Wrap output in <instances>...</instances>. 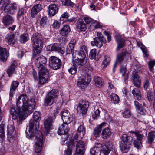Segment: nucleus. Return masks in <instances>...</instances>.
I'll list each match as a JSON object with an SVG mask.
<instances>
[{"label": "nucleus", "instance_id": "nucleus-10", "mask_svg": "<svg viewBox=\"0 0 155 155\" xmlns=\"http://www.w3.org/2000/svg\"><path fill=\"white\" fill-rule=\"evenodd\" d=\"M91 80V75L88 74L83 77H80L78 79V86L81 89H84L85 87L90 83Z\"/></svg>", "mask_w": 155, "mask_h": 155}, {"label": "nucleus", "instance_id": "nucleus-38", "mask_svg": "<svg viewBox=\"0 0 155 155\" xmlns=\"http://www.w3.org/2000/svg\"><path fill=\"white\" fill-rule=\"evenodd\" d=\"M48 76H39L38 83L40 85L45 84L47 82L48 79Z\"/></svg>", "mask_w": 155, "mask_h": 155}, {"label": "nucleus", "instance_id": "nucleus-17", "mask_svg": "<svg viewBox=\"0 0 155 155\" xmlns=\"http://www.w3.org/2000/svg\"><path fill=\"white\" fill-rule=\"evenodd\" d=\"M102 145L101 150L102 151L104 155H108L112 149V143L110 142H106Z\"/></svg>", "mask_w": 155, "mask_h": 155}, {"label": "nucleus", "instance_id": "nucleus-58", "mask_svg": "<svg viewBox=\"0 0 155 155\" xmlns=\"http://www.w3.org/2000/svg\"><path fill=\"white\" fill-rule=\"evenodd\" d=\"M8 136L9 138H10L11 139H14L16 138V134H15V132L13 130L11 133L9 131L8 134Z\"/></svg>", "mask_w": 155, "mask_h": 155}, {"label": "nucleus", "instance_id": "nucleus-46", "mask_svg": "<svg viewBox=\"0 0 155 155\" xmlns=\"http://www.w3.org/2000/svg\"><path fill=\"white\" fill-rule=\"evenodd\" d=\"M74 46L71 44H69L67 46L66 53L68 54L72 53L74 48Z\"/></svg>", "mask_w": 155, "mask_h": 155}, {"label": "nucleus", "instance_id": "nucleus-22", "mask_svg": "<svg viewBox=\"0 0 155 155\" xmlns=\"http://www.w3.org/2000/svg\"><path fill=\"white\" fill-rule=\"evenodd\" d=\"M102 146V144L101 143L96 144L94 147L91 149V154L92 155H97L101 150Z\"/></svg>", "mask_w": 155, "mask_h": 155}, {"label": "nucleus", "instance_id": "nucleus-42", "mask_svg": "<svg viewBox=\"0 0 155 155\" xmlns=\"http://www.w3.org/2000/svg\"><path fill=\"white\" fill-rule=\"evenodd\" d=\"M155 138V131H153L149 133L148 140V142L150 144H152Z\"/></svg>", "mask_w": 155, "mask_h": 155}, {"label": "nucleus", "instance_id": "nucleus-55", "mask_svg": "<svg viewBox=\"0 0 155 155\" xmlns=\"http://www.w3.org/2000/svg\"><path fill=\"white\" fill-rule=\"evenodd\" d=\"M148 65L150 70L153 72V67L155 65V61H150L148 63Z\"/></svg>", "mask_w": 155, "mask_h": 155}, {"label": "nucleus", "instance_id": "nucleus-18", "mask_svg": "<svg viewBox=\"0 0 155 155\" xmlns=\"http://www.w3.org/2000/svg\"><path fill=\"white\" fill-rule=\"evenodd\" d=\"M125 56V54L123 53L117 55V61L115 62L113 69V71L114 72H115V68L117 66V64L118 63H120L121 64H123L125 63V64H126V61L124 60V59Z\"/></svg>", "mask_w": 155, "mask_h": 155}, {"label": "nucleus", "instance_id": "nucleus-3", "mask_svg": "<svg viewBox=\"0 0 155 155\" xmlns=\"http://www.w3.org/2000/svg\"><path fill=\"white\" fill-rule=\"evenodd\" d=\"M87 47L84 45L81 47L80 51L78 52L76 51L72 53L73 63L75 66H83L86 63L85 59V53L87 52Z\"/></svg>", "mask_w": 155, "mask_h": 155}, {"label": "nucleus", "instance_id": "nucleus-9", "mask_svg": "<svg viewBox=\"0 0 155 155\" xmlns=\"http://www.w3.org/2000/svg\"><path fill=\"white\" fill-rule=\"evenodd\" d=\"M59 95L57 90L53 89L50 91L47 94L45 100L44 105L45 106L51 105L56 101Z\"/></svg>", "mask_w": 155, "mask_h": 155}, {"label": "nucleus", "instance_id": "nucleus-53", "mask_svg": "<svg viewBox=\"0 0 155 155\" xmlns=\"http://www.w3.org/2000/svg\"><path fill=\"white\" fill-rule=\"evenodd\" d=\"M138 113L142 115H145L146 113V110L143 108V106H141L137 110Z\"/></svg>", "mask_w": 155, "mask_h": 155}, {"label": "nucleus", "instance_id": "nucleus-1", "mask_svg": "<svg viewBox=\"0 0 155 155\" xmlns=\"http://www.w3.org/2000/svg\"><path fill=\"white\" fill-rule=\"evenodd\" d=\"M35 100L31 98L29 100L26 94H21L18 97L16 102L17 109L11 107L10 113L12 119H17L18 124H21L28 116L34 110L35 105Z\"/></svg>", "mask_w": 155, "mask_h": 155}, {"label": "nucleus", "instance_id": "nucleus-37", "mask_svg": "<svg viewBox=\"0 0 155 155\" xmlns=\"http://www.w3.org/2000/svg\"><path fill=\"white\" fill-rule=\"evenodd\" d=\"M132 93L134 96L137 98V99L140 100L141 98V92L138 88H135L132 91Z\"/></svg>", "mask_w": 155, "mask_h": 155}, {"label": "nucleus", "instance_id": "nucleus-62", "mask_svg": "<svg viewBox=\"0 0 155 155\" xmlns=\"http://www.w3.org/2000/svg\"><path fill=\"white\" fill-rule=\"evenodd\" d=\"M25 12V8L22 7H20L19 8L18 12V15L20 16L23 15Z\"/></svg>", "mask_w": 155, "mask_h": 155}, {"label": "nucleus", "instance_id": "nucleus-32", "mask_svg": "<svg viewBox=\"0 0 155 155\" xmlns=\"http://www.w3.org/2000/svg\"><path fill=\"white\" fill-rule=\"evenodd\" d=\"M39 76H48V70L46 66L41 67L40 68H38Z\"/></svg>", "mask_w": 155, "mask_h": 155}, {"label": "nucleus", "instance_id": "nucleus-39", "mask_svg": "<svg viewBox=\"0 0 155 155\" xmlns=\"http://www.w3.org/2000/svg\"><path fill=\"white\" fill-rule=\"evenodd\" d=\"M94 82L95 86L99 87H101L104 84L101 78L99 77H97L95 78Z\"/></svg>", "mask_w": 155, "mask_h": 155}, {"label": "nucleus", "instance_id": "nucleus-26", "mask_svg": "<svg viewBox=\"0 0 155 155\" xmlns=\"http://www.w3.org/2000/svg\"><path fill=\"white\" fill-rule=\"evenodd\" d=\"M132 78L134 85L137 87H139L141 84V80L139 75L137 74H134Z\"/></svg>", "mask_w": 155, "mask_h": 155}, {"label": "nucleus", "instance_id": "nucleus-13", "mask_svg": "<svg viewBox=\"0 0 155 155\" xmlns=\"http://www.w3.org/2000/svg\"><path fill=\"white\" fill-rule=\"evenodd\" d=\"M60 115L64 123L69 124L73 120V115L70 114L68 110L62 111L60 113Z\"/></svg>", "mask_w": 155, "mask_h": 155}, {"label": "nucleus", "instance_id": "nucleus-52", "mask_svg": "<svg viewBox=\"0 0 155 155\" xmlns=\"http://www.w3.org/2000/svg\"><path fill=\"white\" fill-rule=\"evenodd\" d=\"M134 145L137 149L140 148L142 147L141 141L137 140H135L134 143Z\"/></svg>", "mask_w": 155, "mask_h": 155}, {"label": "nucleus", "instance_id": "nucleus-25", "mask_svg": "<svg viewBox=\"0 0 155 155\" xmlns=\"http://www.w3.org/2000/svg\"><path fill=\"white\" fill-rule=\"evenodd\" d=\"M8 54L6 49L0 47V60L2 61H5L7 59Z\"/></svg>", "mask_w": 155, "mask_h": 155}, {"label": "nucleus", "instance_id": "nucleus-36", "mask_svg": "<svg viewBox=\"0 0 155 155\" xmlns=\"http://www.w3.org/2000/svg\"><path fill=\"white\" fill-rule=\"evenodd\" d=\"M120 72L122 74V76L124 77V79L127 80L128 79V71L127 70L126 67L125 66H121Z\"/></svg>", "mask_w": 155, "mask_h": 155}, {"label": "nucleus", "instance_id": "nucleus-44", "mask_svg": "<svg viewBox=\"0 0 155 155\" xmlns=\"http://www.w3.org/2000/svg\"><path fill=\"white\" fill-rule=\"evenodd\" d=\"M131 133L134 134L132 135V136L135 135L136 137L137 138V140L138 141H141L143 137H144L143 134H140L138 132L132 131Z\"/></svg>", "mask_w": 155, "mask_h": 155}, {"label": "nucleus", "instance_id": "nucleus-59", "mask_svg": "<svg viewBox=\"0 0 155 155\" xmlns=\"http://www.w3.org/2000/svg\"><path fill=\"white\" fill-rule=\"evenodd\" d=\"M52 25L54 28L58 29L60 27V23L58 21L55 20Z\"/></svg>", "mask_w": 155, "mask_h": 155}, {"label": "nucleus", "instance_id": "nucleus-47", "mask_svg": "<svg viewBox=\"0 0 155 155\" xmlns=\"http://www.w3.org/2000/svg\"><path fill=\"white\" fill-rule=\"evenodd\" d=\"M62 4L64 5H68L73 6L74 4L70 0H61Z\"/></svg>", "mask_w": 155, "mask_h": 155}, {"label": "nucleus", "instance_id": "nucleus-57", "mask_svg": "<svg viewBox=\"0 0 155 155\" xmlns=\"http://www.w3.org/2000/svg\"><path fill=\"white\" fill-rule=\"evenodd\" d=\"M97 37H96L95 38H97L100 39H102V40H103L102 41L104 42V43H106V41L103 37V35L100 32H97Z\"/></svg>", "mask_w": 155, "mask_h": 155}, {"label": "nucleus", "instance_id": "nucleus-51", "mask_svg": "<svg viewBox=\"0 0 155 155\" xmlns=\"http://www.w3.org/2000/svg\"><path fill=\"white\" fill-rule=\"evenodd\" d=\"M96 49H92L90 52L89 57L91 59H93L95 58L96 55Z\"/></svg>", "mask_w": 155, "mask_h": 155}, {"label": "nucleus", "instance_id": "nucleus-64", "mask_svg": "<svg viewBox=\"0 0 155 155\" xmlns=\"http://www.w3.org/2000/svg\"><path fill=\"white\" fill-rule=\"evenodd\" d=\"M72 153V148L71 147L68 146L66 151V155H71Z\"/></svg>", "mask_w": 155, "mask_h": 155}, {"label": "nucleus", "instance_id": "nucleus-50", "mask_svg": "<svg viewBox=\"0 0 155 155\" xmlns=\"http://www.w3.org/2000/svg\"><path fill=\"white\" fill-rule=\"evenodd\" d=\"M47 17H43L41 19L40 22V25L42 27H44L46 25L47 22Z\"/></svg>", "mask_w": 155, "mask_h": 155}, {"label": "nucleus", "instance_id": "nucleus-6", "mask_svg": "<svg viewBox=\"0 0 155 155\" xmlns=\"http://www.w3.org/2000/svg\"><path fill=\"white\" fill-rule=\"evenodd\" d=\"M17 5L15 3H10L9 0H0V9L5 12L11 14L17 9Z\"/></svg>", "mask_w": 155, "mask_h": 155}, {"label": "nucleus", "instance_id": "nucleus-19", "mask_svg": "<svg viewBox=\"0 0 155 155\" xmlns=\"http://www.w3.org/2000/svg\"><path fill=\"white\" fill-rule=\"evenodd\" d=\"M68 125V124L63 123L59 127L58 134L60 135L67 134L69 130Z\"/></svg>", "mask_w": 155, "mask_h": 155}, {"label": "nucleus", "instance_id": "nucleus-48", "mask_svg": "<svg viewBox=\"0 0 155 155\" xmlns=\"http://www.w3.org/2000/svg\"><path fill=\"white\" fill-rule=\"evenodd\" d=\"M110 61V57L108 55L105 56L104 60L103 62V64L104 66H107L109 63Z\"/></svg>", "mask_w": 155, "mask_h": 155}, {"label": "nucleus", "instance_id": "nucleus-20", "mask_svg": "<svg viewBox=\"0 0 155 155\" xmlns=\"http://www.w3.org/2000/svg\"><path fill=\"white\" fill-rule=\"evenodd\" d=\"M48 13L50 16H54L58 12V6L55 4L50 5L48 7Z\"/></svg>", "mask_w": 155, "mask_h": 155}, {"label": "nucleus", "instance_id": "nucleus-4", "mask_svg": "<svg viewBox=\"0 0 155 155\" xmlns=\"http://www.w3.org/2000/svg\"><path fill=\"white\" fill-rule=\"evenodd\" d=\"M85 133V128L82 125L80 126L74 137L76 139L79 140L76 145V150L75 155H84V143L80 140L84 136Z\"/></svg>", "mask_w": 155, "mask_h": 155}, {"label": "nucleus", "instance_id": "nucleus-28", "mask_svg": "<svg viewBox=\"0 0 155 155\" xmlns=\"http://www.w3.org/2000/svg\"><path fill=\"white\" fill-rule=\"evenodd\" d=\"M115 40L117 43L118 48H121L124 46L125 40L121 38L120 35L117 34L115 35Z\"/></svg>", "mask_w": 155, "mask_h": 155}, {"label": "nucleus", "instance_id": "nucleus-21", "mask_svg": "<svg viewBox=\"0 0 155 155\" xmlns=\"http://www.w3.org/2000/svg\"><path fill=\"white\" fill-rule=\"evenodd\" d=\"M19 82L17 81H13L11 84L9 95L11 97H13L15 94V90L17 88Z\"/></svg>", "mask_w": 155, "mask_h": 155}, {"label": "nucleus", "instance_id": "nucleus-15", "mask_svg": "<svg viewBox=\"0 0 155 155\" xmlns=\"http://www.w3.org/2000/svg\"><path fill=\"white\" fill-rule=\"evenodd\" d=\"M47 48L49 51L57 52L62 54L64 53L63 49L61 47L60 45L58 43L51 44L47 46Z\"/></svg>", "mask_w": 155, "mask_h": 155}, {"label": "nucleus", "instance_id": "nucleus-35", "mask_svg": "<svg viewBox=\"0 0 155 155\" xmlns=\"http://www.w3.org/2000/svg\"><path fill=\"white\" fill-rule=\"evenodd\" d=\"M71 31L69 26L65 25L60 31V34L62 36L67 35Z\"/></svg>", "mask_w": 155, "mask_h": 155}, {"label": "nucleus", "instance_id": "nucleus-45", "mask_svg": "<svg viewBox=\"0 0 155 155\" xmlns=\"http://www.w3.org/2000/svg\"><path fill=\"white\" fill-rule=\"evenodd\" d=\"M28 39V36L27 34H23L20 36V41L22 43L26 42Z\"/></svg>", "mask_w": 155, "mask_h": 155}, {"label": "nucleus", "instance_id": "nucleus-14", "mask_svg": "<svg viewBox=\"0 0 155 155\" xmlns=\"http://www.w3.org/2000/svg\"><path fill=\"white\" fill-rule=\"evenodd\" d=\"M89 104L87 101L82 100L80 101L78 107V110H80V112L84 114H85L88 110Z\"/></svg>", "mask_w": 155, "mask_h": 155}, {"label": "nucleus", "instance_id": "nucleus-11", "mask_svg": "<svg viewBox=\"0 0 155 155\" xmlns=\"http://www.w3.org/2000/svg\"><path fill=\"white\" fill-rule=\"evenodd\" d=\"M49 65L51 68L54 70L59 69L61 66L60 59L55 56H52L49 59Z\"/></svg>", "mask_w": 155, "mask_h": 155}, {"label": "nucleus", "instance_id": "nucleus-54", "mask_svg": "<svg viewBox=\"0 0 155 155\" xmlns=\"http://www.w3.org/2000/svg\"><path fill=\"white\" fill-rule=\"evenodd\" d=\"M123 117L125 118H128L130 116V111L128 109H126L122 114Z\"/></svg>", "mask_w": 155, "mask_h": 155}, {"label": "nucleus", "instance_id": "nucleus-16", "mask_svg": "<svg viewBox=\"0 0 155 155\" xmlns=\"http://www.w3.org/2000/svg\"><path fill=\"white\" fill-rule=\"evenodd\" d=\"M55 119V117L54 116L52 117L49 116L45 120L44 122V126L45 129L46 130V135H47L49 132L52 126V123L54 121Z\"/></svg>", "mask_w": 155, "mask_h": 155}, {"label": "nucleus", "instance_id": "nucleus-43", "mask_svg": "<svg viewBox=\"0 0 155 155\" xmlns=\"http://www.w3.org/2000/svg\"><path fill=\"white\" fill-rule=\"evenodd\" d=\"M110 98L111 99V101L114 104L117 103L119 101V97L115 94H112L110 96Z\"/></svg>", "mask_w": 155, "mask_h": 155}, {"label": "nucleus", "instance_id": "nucleus-34", "mask_svg": "<svg viewBox=\"0 0 155 155\" xmlns=\"http://www.w3.org/2000/svg\"><path fill=\"white\" fill-rule=\"evenodd\" d=\"M111 134V131L108 127L104 129L101 133L102 137L104 139H106L109 137Z\"/></svg>", "mask_w": 155, "mask_h": 155}, {"label": "nucleus", "instance_id": "nucleus-33", "mask_svg": "<svg viewBox=\"0 0 155 155\" xmlns=\"http://www.w3.org/2000/svg\"><path fill=\"white\" fill-rule=\"evenodd\" d=\"M6 41L9 45L13 44L16 41V39L14 35H7L5 38Z\"/></svg>", "mask_w": 155, "mask_h": 155}, {"label": "nucleus", "instance_id": "nucleus-40", "mask_svg": "<svg viewBox=\"0 0 155 155\" xmlns=\"http://www.w3.org/2000/svg\"><path fill=\"white\" fill-rule=\"evenodd\" d=\"M137 45L140 47L145 56L148 57V53L146 47L141 42H137Z\"/></svg>", "mask_w": 155, "mask_h": 155}, {"label": "nucleus", "instance_id": "nucleus-7", "mask_svg": "<svg viewBox=\"0 0 155 155\" xmlns=\"http://www.w3.org/2000/svg\"><path fill=\"white\" fill-rule=\"evenodd\" d=\"M123 142L120 145V149L124 153H126L129 150V145L133 141V139L131 136H127L124 134L122 136Z\"/></svg>", "mask_w": 155, "mask_h": 155}, {"label": "nucleus", "instance_id": "nucleus-63", "mask_svg": "<svg viewBox=\"0 0 155 155\" xmlns=\"http://www.w3.org/2000/svg\"><path fill=\"white\" fill-rule=\"evenodd\" d=\"M100 111L99 109L96 110L92 115V117L94 119L97 118L99 116Z\"/></svg>", "mask_w": 155, "mask_h": 155}, {"label": "nucleus", "instance_id": "nucleus-61", "mask_svg": "<svg viewBox=\"0 0 155 155\" xmlns=\"http://www.w3.org/2000/svg\"><path fill=\"white\" fill-rule=\"evenodd\" d=\"M153 95L151 91H148L147 92V98L149 101H152L153 100Z\"/></svg>", "mask_w": 155, "mask_h": 155}, {"label": "nucleus", "instance_id": "nucleus-12", "mask_svg": "<svg viewBox=\"0 0 155 155\" xmlns=\"http://www.w3.org/2000/svg\"><path fill=\"white\" fill-rule=\"evenodd\" d=\"M38 54H37L34 59L32 57L33 59H35V61L36 67L38 68H40L41 67L46 66V63L47 62L46 58L43 56H39Z\"/></svg>", "mask_w": 155, "mask_h": 155}, {"label": "nucleus", "instance_id": "nucleus-27", "mask_svg": "<svg viewBox=\"0 0 155 155\" xmlns=\"http://www.w3.org/2000/svg\"><path fill=\"white\" fill-rule=\"evenodd\" d=\"M16 62L14 61L8 68L7 71V73L9 77H11L12 74L14 73L15 68L16 67Z\"/></svg>", "mask_w": 155, "mask_h": 155}, {"label": "nucleus", "instance_id": "nucleus-49", "mask_svg": "<svg viewBox=\"0 0 155 155\" xmlns=\"http://www.w3.org/2000/svg\"><path fill=\"white\" fill-rule=\"evenodd\" d=\"M4 125L1 124L0 125V137L3 138L5 137V131L4 129Z\"/></svg>", "mask_w": 155, "mask_h": 155}, {"label": "nucleus", "instance_id": "nucleus-56", "mask_svg": "<svg viewBox=\"0 0 155 155\" xmlns=\"http://www.w3.org/2000/svg\"><path fill=\"white\" fill-rule=\"evenodd\" d=\"M68 71L69 73H71L72 74H74L76 73L77 71V68L76 66H74L69 69Z\"/></svg>", "mask_w": 155, "mask_h": 155}, {"label": "nucleus", "instance_id": "nucleus-31", "mask_svg": "<svg viewBox=\"0 0 155 155\" xmlns=\"http://www.w3.org/2000/svg\"><path fill=\"white\" fill-rule=\"evenodd\" d=\"M76 26L78 29L81 31H84L87 29L85 24L82 20L78 21L76 23Z\"/></svg>", "mask_w": 155, "mask_h": 155}, {"label": "nucleus", "instance_id": "nucleus-8", "mask_svg": "<svg viewBox=\"0 0 155 155\" xmlns=\"http://www.w3.org/2000/svg\"><path fill=\"white\" fill-rule=\"evenodd\" d=\"M35 134V144L34 145V150L37 153H39L42 150L43 144V137L40 130L37 131Z\"/></svg>", "mask_w": 155, "mask_h": 155}, {"label": "nucleus", "instance_id": "nucleus-5", "mask_svg": "<svg viewBox=\"0 0 155 155\" xmlns=\"http://www.w3.org/2000/svg\"><path fill=\"white\" fill-rule=\"evenodd\" d=\"M42 39V37H41L40 35L37 33L33 34L31 38V44L33 48V59L37 54H39L41 51L43 45Z\"/></svg>", "mask_w": 155, "mask_h": 155}, {"label": "nucleus", "instance_id": "nucleus-29", "mask_svg": "<svg viewBox=\"0 0 155 155\" xmlns=\"http://www.w3.org/2000/svg\"><path fill=\"white\" fill-rule=\"evenodd\" d=\"M106 124L105 122H103L95 128L93 133L95 137H97L99 136L101 129L105 127Z\"/></svg>", "mask_w": 155, "mask_h": 155}, {"label": "nucleus", "instance_id": "nucleus-30", "mask_svg": "<svg viewBox=\"0 0 155 155\" xmlns=\"http://www.w3.org/2000/svg\"><path fill=\"white\" fill-rule=\"evenodd\" d=\"M102 41V39L95 38L94 41L91 42V45L93 46H96L98 48H100L102 46L103 43H104V42Z\"/></svg>", "mask_w": 155, "mask_h": 155}, {"label": "nucleus", "instance_id": "nucleus-2", "mask_svg": "<svg viewBox=\"0 0 155 155\" xmlns=\"http://www.w3.org/2000/svg\"><path fill=\"white\" fill-rule=\"evenodd\" d=\"M33 120L30 121L28 133L26 132V136L28 138H31L33 137L34 134L37 131L39 127L38 121L41 119V114L39 111H35L33 114Z\"/></svg>", "mask_w": 155, "mask_h": 155}, {"label": "nucleus", "instance_id": "nucleus-41", "mask_svg": "<svg viewBox=\"0 0 155 155\" xmlns=\"http://www.w3.org/2000/svg\"><path fill=\"white\" fill-rule=\"evenodd\" d=\"M101 26L99 24L97 21H95L92 23L89 27L90 31H92L98 28H101Z\"/></svg>", "mask_w": 155, "mask_h": 155}, {"label": "nucleus", "instance_id": "nucleus-24", "mask_svg": "<svg viewBox=\"0 0 155 155\" xmlns=\"http://www.w3.org/2000/svg\"><path fill=\"white\" fill-rule=\"evenodd\" d=\"M41 5L37 4L32 7L31 11V14L32 17H35L41 9Z\"/></svg>", "mask_w": 155, "mask_h": 155}, {"label": "nucleus", "instance_id": "nucleus-23", "mask_svg": "<svg viewBox=\"0 0 155 155\" xmlns=\"http://www.w3.org/2000/svg\"><path fill=\"white\" fill-rule=\"evenodd\" d=\"M14 19L9 15H7L3 18L2 22L5 26H8L13 23Z\"/></svg>", "mask_w": 155, "mask_h": 155}, {"label": "nucleus", "instance_id": "nucleus-60", "mask_svg": "<svg viewBox=\"0 0 155 155\" xmlns=\"http://www.w3.org/2000/svg\"><path fill=\"white\" fill-rule=\"evenodd\" d=\"M69 17L68 14L67 12H65L62 14L60 18V20L61 21H63L64 20L68 18Z\"/></svg>", "mask_w": 155, "mask_h": 155}]
</instances>
